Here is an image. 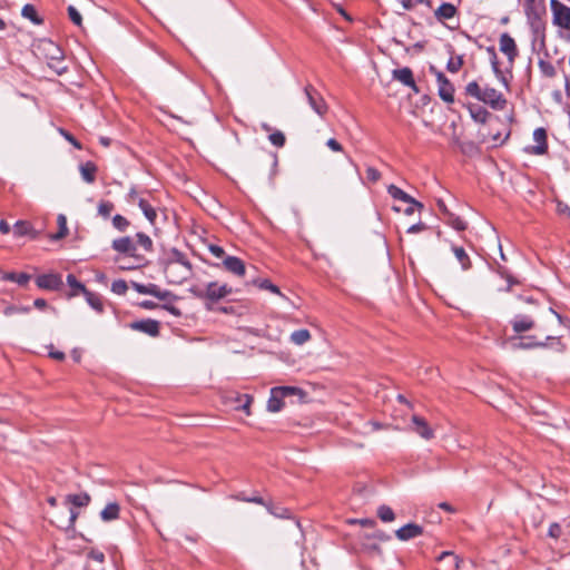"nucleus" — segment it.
<instances>
[{
    "mask_svg": "<svg viewBox=\"0 0 570 570\" xmlns=\"http://www.w3.org/2000/svg\"><path fill=\"white\" fill-rule=\"evenodd\" d=\"M259 287L263 289H268L275 294H281L279 288L276 285H274L273 283H271V281H268V279H263L259 283Z\"/></svg>",
    "mask_w": 570,
    "mask_h": 570,
    "instance_id": "nucleus-59",
    "label": "nucleus"
},
{
    "mask_svg": "<svg viewBox=\"0 0 570 570\" xmlns=\"http://www.w3.org/2000/svg\"><path fill=\"white\" fill-rule=\"evenodd\" d=\"M306 393L296 386H275L271 390V395L267 401V411L277 413L284 407V399L289 396H298L303 399Z\"/></svg>",
    "mask_w": 570,
    "mask_h": 570,
    "instance_id": "nucleus-2",
    "label": "nucleus"
},
{
    "mask_svg": "<svg viewBox=\"0 0 570 570\" xmlns=\"http://www.w3.org/2000/svg\"><path fill=\"white\" fill-rule=\"evenodd\" d=\"M223 265L224 267L237 275V276H244L245 275V272H246V267H245V264L244 262L238 258V257H235V256H226L223 261Z\"/></svg>",
    "mask_w": 570,
    "mask_h": 570,
    "instance_id": "nucleus-18",
    "label": "nucleus"
},
{
    "mask_svg": "<svg viewBox=\"0 0 570 570\" xmlns=\"http://www.w3.org/2000/svg\"><path fill=\"white\" fill-rule=\"evenodd\" d=\"M366 177L370 181L376 183L381 178V173L374 167H367Z\"/></svg>",
    "mask_w": 570,
    "mask_h": 570,
    "instance_id": "nucleus-58",
    "label": "nucleus"
},
{
    "mask_svg": "<svg viewBox=\"0 0 570 570\" xmlns=\"http://www.w3.org/2000/svg\"><path fill=\"white\" fill-rule=\"evenodd\" d=\"M412 430L419 434L424 440H431L434 438L433 429L428 424L425 419L413 415L412 419Z\"/></svg>",
    "mask_w": 570,
    "mask_h": 570,
    "instance_id": "nucleus-12",
    "label": "nucleus"
},
{
    "mask_svg": "<svg viewBox=\"0 0 570 570\" xmlns=\"http://www.w3.org/2000/svg\"><path fill=\"white\" fill-rule=\"evenodd\" d=\"M377 515L383 522H392L395 519L393 510L387 505L379 507Z\"/></svg>",
    "mask_w": 570,
    "mask_h": 570,
    "instance_id": "nucleus-42",
    "label": "nucleus"
},
{
    "mask_svg": "<svg viewBox=\"0 0 570 570\" xmlns=\"http://www.w3.org/2000/svg\"><path fill=\"white\" fill-rule=\"evenodd\" d=\"M430 72L433 73L436 78L438 82V92L440 98L451 104L454 101V87L451 81L445 77V75L439 71L434 66L430 67Z\"/></svg>",
    "mask_w": 570,
    "mask_h": 570,
    "instance_id": "nucleus-6",
    "label": "nucleus"
},
{
    "mask_svg": "<svg viewBox=\"0 0 570 570\" xmlns=\"http://www.w3.org/2000/svg\"><path fill=\"white\" fill-rule=\"evenodd\" d=\"M458 13L455 6L449 2H443L435 11L434 16L438 21L443 22L444 20L452 19Z\"/></svg>",
    "mask_w": 570,
    "mask_h": 570,
    "instance_id": "nucleus-19",
    "label": "nucleus"
},
{
    "mask_svg": "<svg viewBox=\"0 0 570 570\" xmlns=\"http://www.w3.org/2000/svg\"><path fill=\"white\" fill-rule=\"evenodd\" d=\"M127 289L128 285L124 279H117L111 284V291L117 295H125Z\"/></svg>",
    "mask_w": 570,
    "mask_h": 570,
    "instance_id": "nucleus-51",
    "label": "nucleus"
},
{
    "mask_svg": "<svg viewBox=\"0 0 570 570\" xmlns=\"http://www.w3.org/2000/svg\"><path fill=\"white\" fill-rule=\"evenodd\" d=\"M557 213L570 220V207L566 203L561 200L557 202Z\"/></svg>",
    "mask_w": 570,
    "mask_h": 570,
    "instance_id": "nucleus-56",
    "label": "nucleus"
},
{
    "mask_svg": "<svg viewBox=\"0 0 570 570\" xmlns=\"http://www.w3.org/2000/svg\"><path fill=\"white\" fill-rule=\"evenodd\" d=\"M83 295L86 297L87 303L95 311H97L98 313H101L104 311V304H102L100 295H98L96 293H92V292H90L88 289L83 293Z\"/></svg>",
    "mask_w": 570,
    "mask_h": 570,
    "instance_id": "nucleus-28",
    "label": "nucleus"
},
{
    "mask_svg": "<svg viewBox=\"0 0 570 570\" xmlns=\"http://www.w3.org/2000/svg\"><path fill=\"white\" fill-rule=\"evenodd\" d=\"M30 312V307L28 306H16V305H9L7 306L4 309H3V314L6 316H11L13 314H18V313H29Z\"/></svg>",
    "mask_w": 570,
    "mask_h": 570,
    "instance_id": "nucleus-52",
    "label": "nucleus"
},
{
    "mask_svg": "<svg viewBox=\"0 0 570 570\" xmlns=\"http://www.w3.org/2000/svg\"><path fill=\"white\" fill-rule=\"evenodd\" d=\"M128 202L138 205V198H142L135 187L130 188L128 193Z\"/></svg>",
    "mask_w": 570,
    "mask_h": 570,
    "instance_id": "nucleus-63",
    "label": "nucleus"
},
{
    "mask_svg": "<svg viewBox=\"0 0 570 570\" xmlns=\"http://www.w3.org/2000/svg\"><path fill=\"white\" fill-rule=\"evenodd\" d=\"M524 11L533 32L537 35L543 32L546 28L542 19L546 13L544 6L538 4L535 0H525Z\"/></svg>",
    "mask_w": 570,
    "mask_h": 570,
    "instance_id": "nucleus-4",
    "label": "nucleus"
},
{
    "mask_svg": "<svg viewBox=\"0 0 570 570\" xmlns=\"http://www.w3.org/2000/svg\"><path fill=\"white\" fill-rule=\"evenodd\" d=\"M138 207L141 209L147 220L154 225L157 218V212L154 206L145 198H138Z\"/></svg>",
    "mask_w": 570,
    "mask_h": 570,
    "instance_id": "nucleus-22",
    "label": "nucleus"
},
{
    "mask_svg": "<svg viewBox=\"0 0 570 570\" xmlns=\"http://www.w3.org/2000/svg\"><path fill=\"white\" fill-rule=\"evenodd\" d=\"M209 252H210L214 256H216V257H218V258H220V257H223V256L225 255V250L223 249V247H220V246H218V245H210V246H209Z\"/></svg>",
    "mask_w": 570,
    "mask_h": 570,
    "instance_id": "nucleus-64",
    "label": "nucleus"
},
{
    "mask_svg": "<svg viewBox=\"0 0 570 570\" xmlns=\"http://www.w3.org/2000/svg\"><path fill=\"white\" fill-rule=\"evenodd\" d=\"M79 170H80V175H81L82 179L87 184L95 183L96 174H97V170H98V168H97L95 163L87 161L85 164H81L80 167H79Z\"/></svg>",
    "mask_w": 570,
    "mask_h": 570,
    "instance_id": "nucleus-21",
    "label": "nucleus"
},
{
    "mask_svg": "<svg viewBox=\"0 0 570 570\" xmlns=\"http://www.w3.org/2000/svg\"><path fill=\"white\" fill-rule=\"evenodd\" d=\"M448 224L459 232L466 229V223L463 219H461L459 216H455L452 213L449 214V216H448Z\"/></svg>",
    "mask_w": 570,
    "mask_h": 570,
    "instance_id": "nucleus-44",
    "label": "nucleus"
},
{
    "mask_svg": "<svg viewBox=\"0 0 570 570\" xmlns=\"http://www.w3.org/2000/svg\"><path fill=\"white\" fill-rule=\"evenodd\" d=\"M469 110L472 119L479 124H485L490 117V112L481 106H471Z\"/></svg>",
    "mask_w": 570,
    "mask_h": 570,
    "instance_id": "nucleus-26",
    "label": "nucleus"
},
{
    "mask_svg": "<svg viewBox=\"0 0 570 570\" xmlns=\"http://www.w3.org/2000/svg\"><path fill=\"white\" fill-rule=\"evenodd\" d=\"M267 509L268 511L278 517V518H287L289 517V511L287 509H284V508H277V509H273L272 507L267 505Z\"/></svg>",
    "mask_w": 570,
    "mask_h": 570,
    "instance_id": "nucleus-60",
    "label": "nucleus"
},
{
    "mask_svg": "<svg viewBox=\"0 0 570 570\" xmlns=\"http://www.w3.org/2000/svg\"><path fill=\"white\" fill-rule=\"evenodd\" d=\"M131 287L139 294L154 296L156 284H141L137 282H131Z\"/></svg>",
    "mask_w": 570,
    "mask_h": 570,
    "instance_id": "nucleus-38",
    "label": "nucleus"
},
{
    "mask_svg": "<svg viewBox=\"0 0 570 570\" xmlns=\"http://www.w3.org/2000/svg\"><path fill=\"white\" fill-rule=\"evenodd\" d=\"M67 284L71 288L70 296H77L79 293L83 294L87 291L86 286L73 274L67 276Z\"/></svg>",
    "mask_w": 570,
    "mask_h": 570,
    "instance_id": "nucleus-30",
    "label": "nucleus"
},
{
    "mask_svg": "<svg viewBox=\"0 0 570 570\" xmlns=\"http://www.w3.org/2000/svg\"><path fill=\"white\" fill-rule=\"evenodd\" d=\"M111 248L119 254L127 255L132 261H137V264H146L147 262L146 257L138 253L135 239L129 236L114 239Z\"/></svg>",
    "mask_w": 570,
    "mask_h": 570,
    "instance_id": "nucleus-3",
    "label": "nucleus"
},
{
    "mask_svg": "<svg viewBox=\"0 0 570 570\" xmlns=\"http://www.w3.org/2000/svg\"><path fill=\"white\" fill-rule=\"evenodd\" d=\"M90 495L88 493L68 494L66 501L75 507H87L90 503Z\"/></svg>",
    "mask_w": 570,
    "mask_h": 570,
    "instance_id": "nucleus-27",
    "label": "nucleus"
},
{
    "mask_svg": "<svg viewBox=\"0 0 570 570\" xmlns=\"http://www.w3.org/2000/svg\"><path fill=\"white\" fill-rule=\"evenodd\" d=\"M268 139H269L272 145H274V146H276L278 148L283 147L285 145V141H286L285 135L282 131H279V130L271 134Z\"/></svg>",
    "mask_w": 570,
    "mask_h": 570,
    "instance_id": "nucleus-50",
    "label": "nucleus"
},
{
    "mask_svg": "<svg viewBox=\"0 0 570 570\" xmlns=\"http://www.w3.org/2000/svg\"><path fill=\"white\" fill-rule=\"evenodd\" d=\"M129 225H130L129 220H128L126 217H124V216H121V215H119V214H117V215H115V216L112 217V226H114L116 229H118L119 232H125V230H127V228L129 227Z\"/></svg>",
    "mask_w": 570,
    "mask_h": 570,
    "instance_id": "nucleus-46",
    "label": "nucleus"
},
{
    "mask_svg": "<svg viewBox=\"0 0 570 570\" xmlns=\"http://www.w3.org/2000/svg\"><path fill=\"white\" fill-rule=\"evenodd\" d=\"M482 90L483 89L479 86V83L476 81H471L465 87L466 95H469L478 100H481Z\"/></svg>",
    "mask_w": 570,
    "mask_h": 570,
    "instance_id": "nucleus-43",
    "label": "nucleus"
},
{
    "mask_svg": "<svg viewBox=\"0 0 570 570\" xmlns=\"http://www.w3.org/2000/svg\"><path fill=\"white\" fill-rule=\"evenodd\" d=\"M161 307L176 317H179L181 315L180 309L173 305V303H165L164 305H161Z\"/></svg>",
    "mask_w": 570,
    "mask_h": 570,
    "instance_id": "nucleus-62",
    "label": "nucleus"
},
{
    "mask_svg": "<svg viewBox=\"0 0 570 570\" xmlns=\"http://www.w3.org/2000/svg\"><path fill=\"white\" fill-rule=\"evenodd\" d=\"M550 8L553 14V24L562 28L570 29V8L560 2L559 0H550Z\"/></svg>",
    "mask_w": 570,
    "mask_h": 570,
    "instance_id": "nucleus-7",
    "label": "nucleus"
},
{
    "mask_svg": "<svg viewBox=\"0 0 570 570\" xmlns=\"http://www.w3.org/2000/svg\"><path fill=\"white\" fill-rule=\"evenodd\" d=\"M188 292L199 299H206V288H202L197 285H193L188 288Z\"/></svg>",
    "mask_w": 570,
    "mask_h": 570,
    "instance_id": "nucleus-57",
    "label": "nucleus"
},
{
    "mask_svg": "<svg viewBox=\"0 0 570 570\" xmlns=\"http://www.w3.org/2000/svg\"><path fill=\"white\" fill-rule=\"evenodd\" d=\"M544 515L539 508H534L531 514V521L533 527L538 528L542 524Z\"/></svg>",
    "mask_w": 570,
    "mask_h": 570,
    "instance_id": "nucleus-54",
    "label": "nucleus"
},
{
    "mask_svg": "<svg viewBox=\"0 0 570 570\" xmlns=\"http://www.w3.org/2000/svg\"><path fill=\"white\" fill-rule=\"evenodd\" d=\"M56 52L59 53V56L51 57V61L49 62V67L53 69L58 75H62L67 71V67L62 66V52L60 48H56Z\"/></svg>",
    "mask_w": 570,
    "mask_h": 570,
    "instance_id": "nucleus-32",
    "label": "nucleus"
},
{
    "mask_svg": "<svg viewBox=\"0 0 570 570\" xmlns=\"http://www.w3.org/2000/svg\"><path fill=\"white\" fill-rule=\"evenodd\" d=\"M538 66L541 73L547 78H553L557 73L554 66L548 60L540 59Z\"/></svg>",
    "mask_w": 570,
    "mask_h": 570,
    "instance_id": "nucleus-37",
    "label": "nucleus"
},
{
    "mask_svg": "<svg viewBox=\"0 0 570 570\" xmlns=\"http://www.w3.org/2000/svg\"><path fill=\"white\" fill-rule=\"evenodd\" d=\"M533 140L537 142V145L531 147V154H534V155L546 154L548 150V144H547V131L544 128L540 127L533 131Z\"/></svg>",
    "mask_w": 570,
    "mask_h": 570,
    "instance_id": "nucleus-16",
    "label": "nucleus"
},
{
    "mask_svg": "<svg viewBox=\"0 0 570 570\" xmlns=\"http://www.w3.org/2000/svg\"><path fill=\"white\" fill-rule=\"evenodd\" d=\"M452 252L458 262L461 264L463 271H468L471 268L470 257L463 247L453 245Z\"/></svg>",
    "mask_w": 570,
    "mask_h": 570,
    "instance_id": "nucleus-25",
    "label": "nucleus"
},
{
    "mask_svg": "<svg viewBox=\"0 0 570 570\" xmlns=\"http://www.w3.org/2000/svg\"><path fill=\"white\" fill-rule=\"evenodd\" d=\"M304 95L314 112L321 118H324L328 111V106L320 91L312 85H307L304 88Z\"/></svg>",
    "mask_w": 570,
    "mask_h": 570,
    "instance_id": "nucleus-5",
    "label": "nucleus"
},
{
    "mask_svg": "<svg viewBox=\"0 0 570 570\" xmlns=\"http://www.w3.org/2000/svg\"><path fill=\"white\" fill-rule=\"evenodd\" d=\"M120 507L117 502L108 503L101 511L100 518L105 522H110L119 518Z\"/></svg>",
    "mask_w": 570,
    "mask_h": 570,
    "instance_id": "nucleus-20",
    "label": "nucleus"
},
{
    "mask_svg": "<svg viewBox=\"0 0 570 570\" xmlns=\"http://www.w3.org/2000/svg\"><path fill=\"white\" fill-rule=\"evenodd\" d=\"M562 534V528L558 522H553L549 527L548 535L552 539H559Z\"/></svg>",
    "mask_w": 570,
    "mask_h": 570,
    "instance_id": "nucleus-55",
    "label": "nucleus"
},
{
    "mask_svg": "<svg viewBox=\"0 0 570 570\" xmlns=\"http://www.w3.org/2000/svg\"><path fill=\"white\" fill-rule=\"evenodd\" d=\"M423 533V528L416 523H407L395 531L400 541L414 539Z\"/></svg>",
    "mask_w": 570,
    "mask_h": 570,
    "instance_id": "nucleus-14",
    "label": "nucleus"
},
{
    "mask_svg": "<svg viewBox=\"0 0 570 570\" xmlns=\"http://www.w3.org/2000/svg\"><path fill=\"white\" fill-rule=\"evenodd\" d=\"M232 287H229L227 284L210 282L206 285V301L212 303L218 302L232 294Z\"/></svg>",
    "mask_w": 570,
    "mask_h": 570,
    "instance_id": "nucleus-9",
    "label": "nucleus"
},
{
    "mask_svg": "<svg viewBox=\"0 0 570 570\" xmlns=\"http://www.w3.org/2000/svg\"><path fill=\"white\" fill-rule=\"evenodd\" d=\"M116 262L119 263V268L122 271H130L138 267L144 266L145 264H137V261H132V258H128L127 255H125L122 258H117Z\"/></svg>",
    "mask_w": 570,
    "mask_h": 570,
    "instance_id": "nucleus-39",
    "label": "nucleus"
},
{
    "mask_svg": "<svg viewBox=\"0 0 570 570\" xmlns=\"http://www.w3.org/2000/svg\"><path fill=\"white\" fill-rule=\"evenodd\" d=\"M311 340V333L306 328L294 331L291 334V342L295 345H303Z\"/></svg>",
    "mask_w": 570,
    "mask_h": 570,
    "instance_id": "nucleus-31",
    "label": "nucleus"
},
{
    "mask_svg": "<svg viewBox=\"0 0 570 570\" xmlns=\"http://www.w3.org/2000/svg\"><path fill=\"white\" fill-rule=\"evenodd\" d=\"M57 222H58L59 230L53 236V239H61V238L66 237L68 234L67 218L63 214H60V215H58Z\"/></svg>",
    "mask_w": 570,
    "mask_h": 570,
    "instance_id": "nucleus-40",
    "label": "nucleus"
},
{
    "mask_svg": "<svg viewBox=\"0 0 570 570\" xmlns=\"http://www.w3.org/2000/svg\"><path fill=\"white\" fill-rule=\"evenodd\" d=\"M130 327L153 337L159 335V322L151 318L134 322Z\"/></svg>",
    "mask_w": 570,
    "mask_h": 570,
    "instance_id": "nucleus-11",
    "label": "nucleus"
},
{
    "mask_svg": "<svg viewBox=\"0 0 570 570\" xmlns=\"http://www.w3.org/2000/svg\"><path fill=\"white\" fill-rule=\"evenodd\" d=\"M546 342L537 341L534 336L522 337L521 341L515 345L518 348L529 350L535 347H546Z\"/></svg>",
    "mask_w": 570,
    "mask_h": 570,
    "instance_id": "nucleus-29",
    "label": "nucleus"
},
{
    "mask_svg": "<svg viewBox=\"0 0 570 570\" xmlns=\"http://www.w3.org/2000/svg\"><path fill=\"white\" fill-rule=\"evenodd\" d=\"M489 51L492 55V57H491V67H492L493 72L495 73L498 79H500L501 81L507 83L505 77H504L503 72L501 71V69L499 67V62H498V58H497V53H495L494 49L493 48H489Z\"/></svg>",
    "mask_w": 570,
    "mask_h": 570,
    "instance_id": "nucleus-41",
    "label": "nucleus"
},
{
    "mask_svg": "<svg viewBox=\"0 0 570 570\" xmlns=\"http://www.w3.org/2000/svg\"><path fill=\"white\" fill-rule=\"evenodd\" d=\"M161 264L169 284H181L191 276V263L177 248L169 249L165 254Z\"/></svg>",
    "mask_w": 570,
    "mask_h": 570,
    "instance_id": "nucleus-1",
    "label": "nucleus"
},
{
    "mask_svg": "<svg viewBox=\"0 0 570 570\" xmlns=\"http://www.w3.org/2000/svg\"><path fill=\"white\" fill-rule=\"evenodd\" d=\"M463 66V57L462 56H458L455 58H450V60L448 61L446 63V69L450 71V72H458Z\"/></svg>",
    "mask_w": 570,
    "mask_h": 570,
    "instance_id": "nucleus-49",
    "label": "nucleus"
},
{
    "mask_svg": "<svg viewBox=\"0 0 570 570\" xmlns=\"http://www.w3.org/2000/svg\"><path fill=\"white\" fill-rule=\"evenodd\" d=\"M326 146L335 151V153H338V151H342L343 150V146L334 138H330L327 141H326Z\"/></svg>",
    "mask_w": 570,
    "mask_h": 570,
    "instance_id": "nucleus-61",
    "label": "nucleus"
},
{
    "mask_svg": "<svg viewBox=\"0 0 570 570\" xmlns=\"http://www.w3.org/2000/svg\"><path fill=\"white\" fill-rule=\"evenodd\" d=\"M499 47L500 51L513 63L514 59L518 57V48L514 39L509 33L504 32L500 36Z\"/></svg>",
    "mask_w": 570,
    "mask_h": 570,
    "instance_id": "nucleus-10",
    "label": "nucleus"
},
{
    "mask_svg": "<svg viewBox=\"0 0 570 570\" xmlns=\"http://www.w3.org/2000/svg\"><path fill=\"white\" fill-rule=\"evenodd\" d=\"M30 230H31L30 224L24 220L17 222L13 227V233L16 236H24V235L29 234Z\"/></svg>",
    "mask_w": 570,
    "mask_h": 570,
    "instance_id": "nucleus-47",
    "label": "nucleus"
},
{
    "mask_svg": "<svg viewBox=\"0 0 570 570\" xmlns=\"http://www.w3.org/2000/svg\"><path fill=\"white\" fill-rule=\"evenodd\" d=\"M438 560L445 563V570H458L460 566L459 557L450 551L442 552Z\"/></svg>",
    "mask_w": 570,
    "mask_h": 570,
    "instance_id": "nucleus-24",
    "label": "nucleus"
},
{
    "mask_svg": "<svg viewBox=\"0 0 570 570\" xmlns=\"http://www.w3.org/2000/svg\"><path fill=\"white\" fill-rule=\"evenodd\" d=\"M154 297L158 298L159 301H164L165 303H173L178 299V296L173 292L161 289L158 285L155 287Z\"/></svg>",
    "mask_w": 570,
    "mask_h": 570,
    "instance_id": "nucleus-33",
    "label": "nucleus"
},
{
    "mask_svg": "<svg viewBox=\"0 0 570 570\" xmlns=\"http://www.w3.org/2000/svg\"><path fill=\"white\" fill-rule=\"evenodd\" d=\"M36 284L39 288L55 291L62 285V279L57 274H43L36 278Z\"/></svg>",
    "mask_w": 570,
    "mask_h": 570,
    "instance_id": "nucleus-13",
    "label": "nucleus"
},
{
    "mask_svg": "<svg viewBox=\"0 0 570 570\" xmlns=\"http://www.w3.org/2000/svg\"><path fill=\"white\" fill-rule=\"evenodd\" d=\"M22 17L31 20L35 24H40L42 22L39 19L36 8L32 4H24L21 11Z\"/></svg>",
    "mask_w": 570,
    "mask_h": 570,
    "instance_id": "nucleus-36",
    "label": "nucleus"
},
{
    "mask_svg": "<svg viewBox=\"0 0 570 570\" xmlns=\"http://www.w3.org/2000/svg\"><path fill=\"white\" fill-rule=\"evenodd\" d=\"M114 204L111 202L102 200L98 205V214L104 218H108L114 210Z\"/></svg>",
    "mask_w": 570,
    "mask_h": 570,
    "instance_id": "nucleus-48",
    "label": "nucleus"
},
{
    "mask_svg": "<svg viewBox=\"0 0 570 570\" xmlns=\"http://www.w3.org/2000/svg\"><path fill=\"white\" fill-rule=\"evenodd\" d=\"M480 101L489 105L494 110H502L507 105V100L503 95L491 87L483 88Z\"/></svg>",
    "mask_w": 570,
    "mask_h": 570,
    "instance_id": "nucleus-8",
    "label": "nucleus"
},
{
    "mask_svg": "<svg viewBox=\"0 0 570 570\" xmlns=\"http://www.w3.org/2000/svg\"><path fill=\"white\" fill-rule=\"evenodd\" d=\"M511 325H512L514 333L520 334V333L528 332V331L532 330L535 325V322L529 315L518 314L511 321Z\"/></svg>",
    "mask_w": 570,
    "mask_h": 570,
    "instance_id": "nucleus-15",
    "label": "nucleus"
},
{
    "mask_svg": "<svg viewBox=\"0 0 570 570\" xmlns=\"http://www.w3.org/2000/svg\"><path fill=\"white\" fill-rule=\"evenodd\" d=\"M238 400H244V401H243V403L235 405V410L244 411L247 415H249L253 396H250L249 394L238 395Z\"/></svg>",
    "mask_w": 570,
    "mask_h": 570,
    "instance_id": "nucleus-45",
    "label": "nucleus"
},
{
    "mask_svg": "<svg viewBox=\"0 0 570 570\" xmlns=\"http://www.w3.org/2000/svg\"><path fill=\"white\" fill-rule=\"evenodd\" d=\"M68 14H69L70 20L76 26H78V27L81 26V23H82L81 14L79 13V11L73 6H69L68 7Z\"/></svg>",
    "mask_w": 570,
    "mask_h": 570,
    "instance_id": "nucleus-53",
    "label": "nucleus"
},
{
    "mask_svg": "<svg viewBox=\"0 0 570 570\" xmlns=\"http://www.w3.org/2000/svg\"><path fill=\"white\" fill-rule=\"evenodd\" d=\"M134 239L136 242L137 247L140 246L145 252L153 250V240L145 233H137Z\"/></svg>",
    "mask_w": 570,
    "mask_h": 570,
    "instance_id": "nucleus-34",
    "label": "nucleus"
},
{
    "mask_svg": "<svg viewBox=\"0 0 570 570\" xmlns=\"http://www.w3.org/2000/svg\"><path fill=\"white\" fill-rule=\"evenodd\" d=\"M30 278H31L30 275L26 274V273H20V274L7 273L3 275V279L14 282V283L19 284L20 286L27 285L28 282L30 281Z\"/></svg>",
    "mask_w": 570,
    "mask_h": 570,
    "instance_id": "nucleus-35",
    "label": "nucleus"
},
{
    "mask_svg": "<svg viewBox=\"0 0 570 570\" xmlns=\"http://www.w3.org/2000/svg\"><path fill=\"white\" fill-rule=\"evenodd\" d=\"M393 78L404 86L412 88L415 92H419L414 81L413 72L409 67L393 70Z\"/></svg>",
    "mask_w": 570,
    "mask_h": 570,
    "instance_id": "nucleus-17",
    "label": "nucleus"
},
{
    "mask_svg": "<svg viewBox=\"0 0 570 570\" xmlns=\"http://www.w3.org/2000/svg\"><path fill=\"white\" fill-rule=\"evenodd\" d=\"M387 193L392 198L396 200H401L405 204H416V200L412 196H410L395 185H390L387 187Z\"/></svg>",
    "mask_w": 570,
    "mask_h": 570,
    "instance_id": "nucleus-23",
    "label": "nucleus"
}]
</instances>
